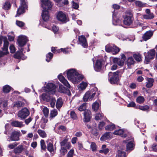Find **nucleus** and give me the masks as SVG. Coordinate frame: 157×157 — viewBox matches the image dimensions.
<instances>
[{
    "instance_id": "1",
    "label": "nucleus",
    "mask_w": 157,
    "mask_h": 157,
    "mask_svg": "<svg viewBox=\"0 0 157 157\" xmlns=\"http://www.w3.org/2000/svg\"><path fill=\"white\" fill-rule=\"evenodd\" d=\"M41 6L44 9L42 11V16L44 21H47L49 17L48 12L47 10H51L53 6V4L50 0H41Z\"/></svg>"
},
{
    "instance_id": "2",
    "label": "nucleus",
    "mask_w": 157,
    "mask_h": 157,
    "mask_svg": "<svg viewBox=\"0 0 157 157\" xmlns=\"http://www.w3.org/2000/svg\"><path fill=\"white\" fill-rule=\"evenodd\" d=\"M124 24L126 25L130 26L131 28H134L138 26H142L143 24L139 22L138 20H134L132 14L131 13L126 15L124 17Z\"/></svg>"
},
{
    "instance_id": "3",
    "label": "nucleus",
    "mask_w": 157,
    "mask_h": 157,
    "mask_svg": "<svg viewBox=\"0 0 157 157\" xmlns=\"http://www.w3.org/2000/svg\"><path fill=\"white\" fill-rule=\"evenodd\" d=\"M67 76L69 80L75 83H78L83 78L82 75H80L76 70L73 69H70L67 71Z\"/></svg>"
},
{
    "instance_id": "4",
    "label": "nucleus",
    "mask_w": 157,
    "mask_h": 157,
    "mask_svg": "<svg viewBox=\"0 0 157 157\" xmlns=\"http://www.w3.org/2000/svg\"><path fill=\"white\" fill-rule=\"evenodd\" d=\"M119 72L118 71L114 73H109L108 79L111 84H115L117 82L119 79Z\"/></svg>"
},
{
    "instance_id": "5",
    "label": "nucleus",
    "mask_w": 157,
    "mask_h": 157,
    "mask_svg": "<svg viewBox=\"0 0 157 157\" xmlns=\"http://www.w3.org/2000/svg\"><path fill=\"white\" fill-rule=\"evenodd\" d=\"M30 114L29 110L26 108L24 107L20 110L17 114L19 118L21 120L25 119Z\"/></svg>"
},
{
    "instance_id": "6",
    "label": "nucleus",
    "mask_w": 157,
    "mask_h": 157,
    "mask_svg": "<svg viewBox=\"0 0 157 157\" xmlns=\"http://www.w3.org/2000/svg\"><path fill=\"white\" fill-rule=\"evenodd\" d=\"M56 17L59 21L66 23L68 21V18L66 15L62 11H60L57 13Z\"/></svg>"
},
{
    "instance_id": "7",
    "label": "nucleus",
    "mask_w": 157,
    "mask_h": 157,
    "mask_svg": "<svg viewBox=\"0 0 157 157\" xmlns=\"http://www.w3.org/2000/svg\"><path fill=\"white\" fill-rule=\"evenodd\" d=\"M26 0H21V6L17 10V13L16 17L19 16L21 13H24V9L26 8Z\"/></svg>"
},
{
    "instance_id": "8",
    "label": "nucleus",
    "mask_w": 157,
    "mask_h": 157,
    "mask_svg": "<svg viewBox=\"0 0 157 157\" xmlns=\"http://www.w3.org/2000/svg\"><path fill=\"white\" fill-rule=\"evenodd\" d=\"M155 54V51L154 49H153L149 50L147 52V55H145V62L146 64H148L150 60L153 59Z\"/></svg>"
},
{
    "instance_id": "9",
    "label": "nucleus",
    "mask_w": 157,
    "mask_h": 157,
    "mask_svg": "<svg viewBox=\"0 0 157 157\" xmlns=\"http://www.w3.org/2000/svg\"><path fill=\"white\" fill-rule=\"evenodd\" d=\"M4 42V45L3 47L2 48V50L0 51V57H2L9 53L8 51V48L9 42L7 39H5Z\"/></svg>"
},
{
    "instance_id": "10",
    "label": "nucleus",
    "mask_w": 157,
    "mask_h": 157,
    "mask_svg": "<svg viewBox=\"0 0 157 157\" xmlns=\"http://www.w3.org/2000/svg\"><path fill=\"white\" fill-rule=\"evenodd\" d=\"M20 131H14L11 133L10 137V140L13 141H17L19 140V137L21 136Z\"/></svg>"
},
{
    "instance_id": "11",
    "label": "nucleus",
    "mask_w": 157,
    "mask_h": 157,
    "mask_svg": "<svg viewBox=\"0 0 157 157\" xmlns=\"http://www.w3.org/2000/svg\"><path fill=\"white\" fill-rule=\"evenodd\" d=\"M95 92L93 93L91 90L88 91L83 96V101H87L88 100H92L95 96Z\"/></svg>"
},
{
    "instance_id": "12",
    "label": "nucleus",
    "mask_w": 157,
    "mask_h": 157,
    "mask_svg": "<svg viewBox=\"0 0 157 157\" xmlns=\"http://www.w3.org/2000/svg\"><path fill=\"white\" fill-rule=\"evenodd\" d=\"M125 59V55L123 54H122L121 55V58H115L113 59V62L119 66H121L124 65Z\"/></svg>"
},
{
    "instance_id": "13",
    "label": "nucleus",
    "mask_w": 157,
    "mask_h": 157,
    "mask_svg": "<svg viewBox=\"0 0 157 157\" xmlns=\"http://www.w3.org/2000/svg\"><path fill=\"white\" fill-rule=\"evenodd\" d=\"M28 40L27 37L24 36H19L17 40L19 46L22 48L25 45Z\"/></svg>"
},
{
    "instance_id": "14",
    "label": "nucleus",
    "mask_w": 157,
    "mask_h": 157,
    "mask_svg": "<svg viewBox=\"0 0 157 157\" xmlns=\"http://www.w3.org/2000/svg\"><path fill=\"white\" fill-rule=\"evenodd\" d=\"M78 40L79 41V44L83 48H86L88 47L87 42L84 36L82 35L79 36Z\"/></svg>"
},
{
    "instance_id": "15",
    "label": "nucleus",
    "mask_w": 157,
    "mask_h": 157,
    "mask_svg": "<svg viewBox=\"0 0 157 157\" xmlns=\"http://www.w3.org/2000/svg\"><path fill=\"white\" fill-rule=\"evenodd\" d=\"M47 91L50 92L52 94H54L56 92V86L55 85L52 83H48L46 86Z\"/></svg>"
},
{
    "instance_id": "16",
    "label": "nucleus",
    "mask_w": 157,
    "mask_h": 157,
    "mask_svg": "<svg viewBox=\"0 0 157 157\" xmlns=\"http://www.w3.org/2000/svg\"><path fill=\"white\" fill-rule=\"evenodd\" d=\"M91 112L90 110H85L84 112V121L85 122H89L91 117Z\"/></svg>"
},
{
    "instance_id": "17",
    "label": "nucleus",
    "mask_w": 157,
    "mask_h": 157,
    "mask_svg": "<svg viewBox=\"0 0 157 157\" xmlns=\"http://www.w3.org/2000/svg\"><path fill=\"white\" fill-rule=\"evenodd\" d=\"M58 78L59 81L62 82L65 86L68 88H71V86L67 81L62 75H59L58 76Z\"/></svg>"
},
{
    "instance_id": "18",
    "label": "nucleus",
    "mask_w": 157,
    "mask_h": 157,
    "mask_svg": "<svg viewBox=\"0 0 157 157\" xmlns=\"http://www.w3.org/2000/svg\"><path fill=\"white\" fill-rule=\"evenodd\" d=\"M102 64V61L101 60L98 59L94 66L95 71H100L101 70Z\"/></svg>"
},
{
    "instance_id": "19",
    "label": "nucleus",
    "mask_w": 157,
    "mask_h": 157,
    "mask_svg": "<svg viewBox=\"0 0 157 157\" xmlns=\"http://www.w3.org/2000/svg\"><path fill=\"white\" fill-rule=\"evenodd\" d=\"M113 134L115 135H119L123 138H125L127 136V135L124 133V130L122 129H120L115 130Z\"/></svg>"
},
{
    "instance_id": "20",
    "label": "nucleus",
    "mask_w": 157,
    "mask_h": 157,
    "mask_svg": "<svg viewBox=\"0 0 157 157\" xmlns=\"http://www.w3.org/2000/svg\"><path fill=\"white\" fill-rule=\"evenodd\" d=\"M59 91L61 93H63L67 94L68 95H71V93L70 90L66 88L63 85L59 86Z\"/></svg>"
},
{
    "instance_id": "21",
    "label": "nucleus",
    "mask_w": 157,
    "mask_h": 157,
    "mask_svg": "<svg viewBox=\"0 0 157 157\" xmlns=\"http://www.w3.org/2000/svg\"><path fill=\"white\" fill-rule=\"evenodd\" d=\"M153 33L151 31H149L146 32L143 36L142 38L144 41H147L152 36Z\"/></svg>"
},
{
    "instance_id": "22",
    "label": "nucleus",
    "mask_w": 157,
    "mask_h": 157,
    "mask_svg": "<svg viewBox=\"0 0 157 157\" xmlns=\"http://www.w3.org/2000/svg\"><path fill=\"white\" fill-rule=\"evenodd\" d=\"M112 134L110 132H106L100 138V140L101 141H105L107 140L111 139L112 138Z\"/></svg>"
},
{
    "instance_id": "23",
    "label": "nucleus",
    "mask_w": 157,
    "mask_h": 157,
    "mask_svg": "<svg viewBox=\"0 0 157 157\" xmlns=\"http://www.w3.org/2000/svg\"><path fill=\"white\" fill-rule=\"evenodd\" d=\"M11 125L14 127L21 128L24 126L22 121H13L11 123Z\"/></svg>"
},
{
    "instance_id": "24",
    "label": "nucleus",
    "mask_w": 157,
    "mask_h": 157,
    "mask_svg": "<svg viewBox=\"0 0 157 157\" xmlns=\"http://www.w3.org/2000/svg\"><path fill=\"white\" fill-rule=\"evenodd\" d=\"M61 147H65L67 148H70L71 147L70 143L67 142V140L64 139L60 142Z\"/></svg>"
},
{
    "instance_id": "25",
    "label": "nucleus",
    "mask_w": 157,
    "mask_h": 157,
    "mask_svg": "<svg viewBox=\"0 0 157 157\" xmlns=\"http://www.w3.org/2000/svg\"><path fill=\"white\" fill-rule=\"evenodd\" d=\"M114 10L113 13V24L115 25H119L121 21L118 19L116 18V14H115Z\"/></svg>"
},
{
    "instance_id": "26",
    "label": "nucleus",
    "mask_w": 157,
    "mask_h": 157,
    "mask_svg": "<svg viewBox=\"0 0 157 157\" xmlns=\"http://www.w3.org/2000/svg\"><path fill=\"white\" fill-rule=\"evenodd\" d=\"M42 98L45 101H49L52 97L50 96L48 93H43L41 95Z\"/></svg>"
},
{
    "instance_id": "27",
    "label": "nucleus",
    "mask_w": 157,
    "mask_h": 157,
    "mask_svg": "<svg viewBox=\"0 0 157 157\" xmlns=\"http://www.w3.org/2000/svg\"><path fill=\"white\" fill-rule=\"evenodd\" d=\"M23 52L25 53V52H24L23 49L22 48H21V51L17 52L14 55L13 57L15 59H21Z\"/></svg>"
},
{
    "instance_id": "28",
    "label": "nucleus",
    "mask_w": 157,
    "mask_h": 157,
    "mask_svg": "<svg viewBox=\"0 0 157 157\" xmlns=\"http://www.w3.org/2000/svg\"><path fill=\"white\" fill-rule=\"evenodd\" d=\"M147 82H146V87L147 88H150L153 86L154 80L152 78H147Z\"/></svg>"
},
{
    "instance_id": "29",
    "label": "nucleus",
    "mask_w": 157,
    "mask_h": 157,
    "mask_svg": "<svg viewBox=\"0 0 157 157\" xmlns=\"http://www.w3.org/2000/svg\"><path fill=\"white\" fill-rule=\"evenodd\" d=\"M134 63L135 61L132 57H128L127 60V64L128 68H130L131 65L134 64Z\"/></svg>"
},
{
    "instance_id": "30",
    "label": "nucleus",
    "mask_w": 157,
    "mask_h": 157,
    "mask_svg": "<svg viewBox=\"0 0 157 157\" xmlns=\"http://www.w3.org/2000/svg\"><path fill=\"white\" fill-rule=\"evenodd\" d=\"M133 141L132 140L129 141L127 144V150L131 151L133 149L134 144H133Z\"/></svg>"
},
{
    "instance_id": "31",
    "label": "nucleus",
    "mask_w": 157,
    "mask_h": 157,
    "mask_svg": "<svg viewBox=\"0 0 157 157\" xmlns=\"http://www.w3.org/2000/svg\"><path fill=\"white\" fill-rule=\"evenodd\" d=\"M63 102L61 98H59L57 100L56 104V108L59 109L62 106Z\"/></svg>"
},
{
    "instance_id": "32",
    "label": "nucleus",
    "mask_w": 157,
    "mask_h": 157,
    "mask_svg": "<svg viewBox=\"0 0 157 157\" xmlns=\"http://www.w3.org/2000/svg\"><path fill=\"white\" fill-rule=\"evenodd\" d=\"M57 110L56 109H54L51 111L49 118L51 120L57 115Z\"/></svg>"
},
{
    "instance_id": "33",
    "label": "nucleus",
    "mask_w": 157,
    "mask_h": 157,
    "mask_svg": "<svg viewBox=\"0 0 157 157\" xmlns=\"http://www.w3.org/2000/svg\"><path fill=\"white\" fill-rule=\"evenodd\" d=\"M24 105L25 104L23 102L21 101H17L14 103L13 106L19 108L24 106Z\"/></svg>"
},
{
    "instance_id": "34",
    "label": "nucleus",
    "mask_w": 157,
    "mask_h": 157,
    "mask_svg": "<svg viewBox=\"0 0 157 157\" xmlns=\"http://www.w3.org/2000/svg\"><path fill=\"white\" fill-rule=\"evenodd\" d=\"M40 136L43 138H44L47 137V135L45 132L41 129H38L37 131Z\"/></svg>"
},
{
    "instance_id": "35",
    "label": "nucleus",
    "mask_w": 157,
    "mask_h": 157,
    "mask_svg": "<svg viewBox=\"0 0 157 157\" xmlns=\"http://www.w3.org/2000/svg\"><path fill=\"white\" fill-rule=\"evenodd\" d=\"M22 146L20 145L14 149V152L15 154H19L22 151Z\"/></svg>"
},
{
    "instance_id": "36",
    "label": "nucleus",
    "mask_w": 157,
    "mask_h": 157,
    "mask_svg": "<svg viewBox=\"0 0 157 157\" xmlns=\"http://www.w3.org/2000/svg\"><path fill=\"white\" fill-rule=\"evenodd\" d=\"M120 50V49L119 48L115 45H113L111 52L113 54H117L119 52Z\"/></svg>"
},
{
    "instance_id": "37",
    "label": "nucleus",
    "mask_w": 157,
    "mask_h": 157,
    "mask_svg": "<svg viewBox=\"0 0 157 157\" xmlns=\"http://www.w3.org/2000/svg\"><path fill=\"white\" fill-rule=\"evenodd\" d=\"M99 106L100 105L99 103L98 102L95 101L92 105V109L94 111L96 112L98 110Z\"/></svg>"
},
{
    "instance_id": "38",
    "label": "nucleus",
    "mask_w": 157,
    "mask_h": 157,
    "mask_svg": "<svg viewBox=\"0 0 157 157\" xmlns=\"http://www.w3.org/2000/svg\"><path fill=\"white\" fill-rule=\"evenodd\" d=\"M117 157H126V154L124 151L119 150L117 152Z\"/></svg>"
},
{
    "instance_id": "39",
    "label": "nucleus",
    "mask_w": 157,
    "mask_h": 157,
    "mask_svg": "<svg viewBox=\"0 0 157 157\" xmlns=\"http://www.w3.org/2000/svg\"><path fill=\"white\" fill-rule=\"evenodd\" d=\"M154 15L153 13L146 14L144 15L143 17L146 19H151L153 18Z\"/></svg>"
},
{
    "instance_id": "40",
    "label": "nucleus",
    "mask_w": 157,
    "mask_h": 157,
    "mask_svg": "<svg viewBox=\"0 0 157 157\" xmlns=\"http://www.w3.org/2000/svg\"><path fill=\"white\" fill-rule=\"evenodd\" d=\"M47 148L48 150L50 152L54 151V149L53 144L51 142H49L47 144Z\"/></svg>"
},
{
    "instance_id": "41",
    "label": "nucleus",
    "mask_w": 157,
    "mask_h": 157,
    "mask_svg": "<svg viewBox=\"0 0 157 157\" xmlns=\"http://www.w3.org/2000/svg\"><path fill=\"white\" fill-rule=\"evenodd\" d=\"M135 3L136 6H137L142 7H144L146 5V4L143 3L140 1H136L135 2Z\"/></svg>"
},
{
    "instance_id": "42",
    "label": "nucleus",
    "mask_w": 157,
    "mask_h": 157,
    "mask_svg": "<svg viewBox=\"0 0 157 157\" xmlns=\"http://www.w3.org/2000/svg\"><path fill=\"white\" fill-rule=\"evenodd\" d=\"M11 87L9 86L6 85L4 86L3 88V91L4 92L8 93L10 92Z\"/></svg>"
},
{
    "instance_id": "43",
    "label": "nucleus",
    "mask_w": 157,
    "mask_h": 157,
    "mask_svg": "<svg viewBox=\"0 0 157 157\" xmlns=\"http://www.w3.org/2000/svg\"><path fill=\"white\" fill-rule=\"evenodd\" d=\"M113 45L108 44L105 46V50L108 52H111Z\"/></svg>"
},
{
    "instance_id": "44",
    "label": "nucleus",
    "mask_w": 157,
    "mask_h": 157,
    "mask_svg": "<svg viewBox=\"0 0 157 157\" xmlns=\"http://www.w3.org/2000/svg\"><path fill=\"white\" fill-rule=\"evenodd\" d=\"M53 54L52 53L49 52L46 55V60L47 62H49L52 59Z\"/></svg>"
},
{
    "instance_id": "45",
    "label": "nucleus",
    "mask_w": 157,
    "mask_h": 157,
    "mask_svg": "<svg viewBox=\"0 0 157 157\" xmlns=\"http://www.w3.org/2000/svg\"><path fill=\"white\" fill-rule=\"evenodd\" d=\"M10 4L9 2H6L3 5V8L5 10H7L10 9Z\"/></svg>"
},
{
    "instance_id": "46",
    "label": "nucleus",
    "mask_w": 157,
    "mask_h": 157,
    "mask_svg": "<svg viewBox=\"0 0 157 157\" xmlns=\"http://www.w3.org/2000/svg\"><path fill=\"white\" fill-rule=\"evenodd\" d=\"M135 60L137 61H140L141 60V56L140 54H134L133 55Z\"/></svg>"
},
{
    "instance_id": "47",
    "label": "nucleus",
    "mask_w": 157,
    "mask_h": 157,
    "mask_svg": "<svg viewBox=\"0 0 157 157\" xmlns=\"http://www.w3.org/2000/svg\"><path fill=\"white\" fill-rule=\"evenodd\" d=\"M70 148H67L65 147H61V150H60V152L61 153V154L62 155H64L67 152V149H69Z\"/></svg>"
},
{
    "instance_id": "48",
    "label": "nucleus",
    "mask_w": 157,
    "mask_h": 157,
    "mask_svg": "<svg viewBox=\"0 0 157 157\" xmlns=\"http://www.w3.org/2000/svg\"><path fill=\"white\" fill-rule=\"evenodd\" d=\"M144 98L142 96H139L136 99V102L139 103L141 104L144 102Z\"/></svg>"
},
{
    "instance_id": "49",
    "label": "nucleus",
    "mask_w": 157,
    "mask_h": 157,
    "mask_svg": "<svg viewBox=\"0 0 157 157\" xmlns=\"http://www.w3.org/2000/svg\"><path fill=\"white\" fill-rule=\"evenodd\" d=\"M43 114L46 118L48 116L49 110L46 107H44L43 109Z\"/></svg>"
},
{
    "instance_id": "50",
    "label": "nucleus",
    "mask_w": 157,
    "mask_h": 157,
    "mask_svg": "<svg viewBox=\"0 0 157 157\" xmlns=\"http://www.w3.org/2000/svg\"><path fill=\"white\" fill-rule=\"evenodd\" d=\"M115 128V125L114 124H109L105 127V129L107 130H112Z\"/></svg>"
},
{
    "instance_id": "51",
    "label": "nucleus",
    "mask_w": 157,
    "mask_h": 157,
    "mask_svg": "<svg viewBox=\"0 0 157 157\" xmlns=\"http://www.w3.org/2000/svg\"><path fill=\"white\" fill-rule=\"evenodd\" d=\"M40 143L41 149L44 151L46 149V146L44 140H41Z\"/></svg>"
},
{
    "instance_id": "52",
    "label": "nucleus",
    "mask_w": 157,
    "mask_h": 157,
    "mask_svg": "<svg viewBox=\"0 0 157 157\" xmlns=\"http://www.w3.org/2000/svg\"><path fill=\"white\" fill-rule=\"evenodd\" d=\"M70 115L71 117L73 120H76L77 119V116L74 111H71L70 112Z\"/></svg>"
},
{
    "instance_id": "53",
    "label": "nucleus",
    "mask_w": 157,
    "mask_h": 157,
    "mask_svg": "<svg viewBox=\"0 0 157 157\" xmlns=\"http://www.w3.org/2000/svg\"><path fill=\"white\" fill-rule=\"evenodd\" d=\"M87 86V84L86 82H82L80 84V87L81 90H84Z\"/></svg>"
},
{
    "instance_id": "54",
    "label": "nucleus",
    "mask_w": 157,
    "mask_h": 157,
    "mask_svg": "<svg viewBox=\"0 0 157 157\" xmlns=\"http://www.w3.org/2000/svg\"><path fill=\"white\" fill-rule=\"evenodd\" d=\"M91 132L95 136H97L98 135V131L97 129L95 128H92Z\"/></svg>"
},
{
    "instance_id": "55",
    "label": "nucleus",
    "mask_w": 157,
    "mask_h": 157,
    "mask_svg": "<svg viewBox=\"0 0 157 157\" xmlns=\"http://www.w3.org/2000/svg\"><path fill=\"white\" fill-rule=\"evenodd\" d=\"M50 101V105L51 107L52 108L54 107L56 101L55 98L52 97Z\"/></svg>"
},
{
    "instance_id": "56",
    "label": "nucleus",
    "mask_w": 157,
    "mask_h": 157,
    "mask_svg": "<svg viewBox=\"0 0 157 157\" xmlns=\"http://www.w3.org/2000/svg\"><path fill=\"white\" fill-rule=\"evenodd\" d=\"M149 108L148 106L145 105L144 106H139V109L141 110L146 111L148 110Z\"/></svg>"
},
{
    "instance_id": "57",
    "label": "nucleus",
    "mask_w": 157,
    "mask_h": 157,
    "mask_svg": "<svg viewBox=\"0 0 157 157\" xmlns=\"http://www.w3.org/2000/svg\"><path fill=\"white\" fill-rule=\"evenodd\" d=\"M103 116V114L102 113H97L95 117V119L97 120H101L102 119Z\"/></svg>"
},
{
    "instance_id": "58",
    "label": "nucleus",
    "mask_w": 157,
    "mask_h": 157,
    "mask_svg": "<svg viewBox=\"0 0 157 157\" xmlns=\"http://www.w3.org/2000/svg\"><path fill=\"white\" fill-rule=\"evenodd\" d=\"M90 147L93 151H95L96 150V145L95 143L94 142H91Z\"/></svg>"
},
{
    "instance_id": "59",
    "label": "nucleus",
    "mask_w": 157,
    "mask_h": 157,
    "mask_svg": "<svg viewBox=\"0 0 157 157\" xmlns=\"http://www.w3.org/2000/svg\"><path fill=\"white\" fill-rule=\"evenodd\" d=\"M86 109V104L83 103L79 106L78 108V110L80 111H82Z\"/></svg>"
},
{
    "instance_id": "60",
    "label": "nucleus",
    "mask_w": 157,
    "mask_h": 157,
    "mask_svg": "<svg viewBox=\"0 0 157 157\" xmlns=\"http://www.w3.org/2000/svg\"><path fill=\"white\" fill-rule=\"evenodd\" d=\"M18 144L17 143L14 142L12 144H11L9 145L8 147L9 148L11 149H13L15 147H16Z\"/></svg>"
},
{
    "instance_id": "61",
    "label": "nucleus",
    "mask_w": 157,
    "mask_h": 157,
    "mask_svg": "<svg viewBox=\"0 0 157 157\" xmlns=\"http://www.w3.org/2000/svg\"><path fill=\"white\" fill-rule=\"evenodd\" d=\"M134 123H135V124L136 125L137 127H139L140 128H144L145 127V124H143V126L142 127L141 126V124H140V127H139V126L137 124H139L140 123V121H139L137 120V119H136L134 120Z\"/></svg>"
},
{
    "instance_id": "62",
    "label": "nucleus",
    "mask_w": 157,
    "mask_h": 157,
    "mask_svg": "<svg viewBox=\"0 0 157 157\" xmlns=\"http://www.w3.org/2000/svg\"><path fill=\"white\" fill-rule=\"evenodd\" d=\"M16 24L17 26L20 27H22L23 26L25 25L23 22L19 21H16Z\"/></svg>"
},
{
    "instance_id": "63",
    "label": "nucleus",
    "mask_w": 157,
    "mask_h": 157,
    "mask_svg": "<svg viewBox=\"0 0 157 157\" xmlns=\"http://www.w3.org/2000/svg\"><path fill=\"white\" fill-rule=\"evenodd\" d=\"M10 52L12 53H14L15 51V47L13 44L11 45L10 47Z\"/></svg>"
},
{
    "instance_id": "64",
    "label": "nucleus",
    "mask_w": 157,
    "mask_h": 157,
    "mask_svg": "<svg viewBox=\"0 0 157 157\" xmlns=\"http://www.w3.org/2000/svg\"><path fill=\"white\" fill-rule=\"evenodd\" d=\"M74 153L73 150H71L68 152L67 154V156L68 157H72Z\"/></svg>"
}]
</instances>
